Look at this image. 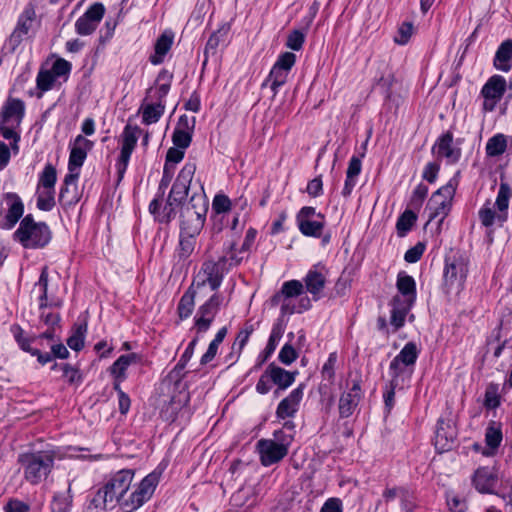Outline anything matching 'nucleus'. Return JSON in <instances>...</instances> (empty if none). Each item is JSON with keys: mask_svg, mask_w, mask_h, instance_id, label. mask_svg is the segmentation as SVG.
Returning <instances> with one entry per match:
<instances>
[{"mask_svg": "<svg viewBox=\"0 0 512 512\" xmlns=\"http://www.w3.org/2000/svg\"><path fill=\"white\" fill-rule=\"evenodd\" d=\"M298 227L305 236L320 237L324 228V219L321 221H313L311 219L301 220L298 221Z\"/></svg>", "mask_w": 512, "mask_h": 512, "instance_id": "obj_41", "label": "nucleus"}, {"mask_svg": "<svg viewBox=\"0 0 512 512\" xmlns=\"http://www.w3.org/2000/svg\"><path fill=\"white\" fill-rule=\"evenodd\" d=\"M195 243H196V236L183 235V233H180L179 256L182 258L189 257L194 251Z\"/></svg>", "mask_w": 512, "mask_h": 512, "instance_id": "obj_50", "label": "nucleus"}, {"mask_svg": "<svg viewBox=\"0 0 512 512\" xmlns=\"http://www.w3.org/2000/svg\"><path fill=\"white\" fill-rule=\"evenodd\" d=\"M283 333L284 327L281 323H277L273 326L268 343L265 348L266 358L275 351L278 342L283 336Z\"/></svg>", "mask_w": 512, "mask_h": 512, "instance_id": "obj_49", "label": "nucleus"}, {"mask_svg": "<svg viewBox=\"0 0 512 512\" xmlns=\"http://www.w3.org/2000/svg\"><path fill=\"white\" fill-rule=\"evenodd\" d=\"M457 433L455 427L444 419H439L435 433V448L439 452L450 450L455 442Z\"/></svg>", "mask_w": 512, "mask_h": 512, "instance_id": "obj_20", "label": "nucleus"}, {"mask_svg": "<svg viewBox=\"0 0 512 512\" xmlns=\"http://www.w3.org/2000/svg\"><path fill=\"white\" fill-rule=\"evenodd\" d=\"M512 195V190L507 183L502 182L499 186L498 195L495 205L498 213H495L491 207L485 205L479 210V219L483 226L491 227L495 222L502 225L508 218L507 209L509 207V200Z\"/></svg>", "mask_w": 512, "mask_h": 512, "instance_id": "obj_7", "label": "nucleus"}, {"mask_svg": "<svg viewBox=\"0 0 512 512\" xmlns=\"http://www.w3.org/2000/svg\"><path fill=\"white\" fill-rule=\"evenodd\" d=\"M72 504L71 485L68 487L67 495H57L51 504L52 512H70Z\"/></svg>", "mask_w": 512, "mask_h": 512, "instance_id": "obj_45", "label": "nucleus"}, {"mask_svg": "<svg viewBox=\"0 0 512 512\" xmlns=\"http://www.w3.org/2000/svg\"><path fill=\"white\" fill-rule=\"evenodd\" d=\"M500 405L499 386L490 383L485 391L484 406L488 409H495Z\"/></svg>", "mask_w": 512, "mask_h": 512, "instance_id": "obj_47", "label": "nucleus"}, {"mask_svg": "<svg viewBox=\"0 0 512 512\" xmlns=\"http://www.w3.org/2000/svg\"><path fill=\"white\" fill-rule=\"evenodd\" d=\"M512 58V41L506 40L504 41L500 47L498 48L495 59H494V65L497 69L502 71H508L510 69L509 61Z\"/></svg>", "mask_w": 512, "mask_h": 512, "instance_id": "obj_37", "label": "nucleus"}, {"mask_svg": "<svg viewBox=\"0 0 512 512\" xmlns=\"http://www.w3.org/2000/svg\"><path fill=\"white\" fill-rule=\"evenodd\" d=\"M304 285L298 280H290L283 283L281 290L272 296L271 305H279V300L295 298L303 293Z\"/></svg>", "mask_w": 512, "mask_h": 512, "instance_id": "obj_26", "label": "nucleus"}, {"mask_svg": "<svg viewBox=\"0 0 512 512\" xmlns=\"http://www.w3.org/2000/svg\"><path fill=\"white\" fill-rule=\"evenodd\" d=\"M414 27L411 22H404L398 28L397 34L394 37L395 43L405 45L413 35Z\"/></svg>", "mask_w": 512, "mask_h": 512, "instance_id": "obj_51", "label": "nucleus"}, {"mask_svg": "<svg viewBox=\"0 0 512 512\" xmlns=\"http://www.w3.org/2000/svg\"><path fill=\"white\" fill-rule=\"evenodd\" d=\"M25 112L24 102L16 98H8L0 113V123L19 126Z\"/></svg>", "mask_w": 512, "mask_h": 512, "instance_id": "obj_18", "label": "nucleus"}, {"mask_svg": "<svg viewBox=\"0 0 512 512\" xmlns=\"http://www.w3.org/2000/svg\"><path fill=\"white\" fill-rule=\"evenodd\" d=\"M11 332L20 348L33 356H37L39 363L44 365L52 360V355L50 353H41L39 349L31 347V343L36 342V338L25 337L24 330L19 325H12Z\"/></svg>", "mask_w": 512, "mask_h": 512, "instance_id": "obj_22", "label": "nucleus"}, {"mask_svg": "<svg viewBox=\"0 0 512 512\" xmlns=\"http://www.w3.org/2000/svg\"><path fill=\"white\" fill-rule=\"evenodd\" d=\"M266 374H269L270 380L278 385L280 389H286L294 382L297 372H289L281 367L271 364L268 366Z\"/></svg>", "mask_w": 512, "mask_h": 512, "instance_id": "obj_30", "label": "nucleus"}, {"mask_svg": "<svg viewBox=\"0 0 512 512\" xmlns=\"http://www.w3.org/2000/svg\"><path fill=\"white\" fill-rule=\"evenodd\" d=\"M222 302L223 296L218 292H214L199 306L195 316V328L197 333H204L210 328Z\"/></svg>", "mask_w": 512, "mask_h": 512, "instance_id": "obj_9", "label": "nucleus"}, {"mask_svg": "<svg viewBox=\"0 0 512 512\" xmlns=\"http://www.w3.org/2000/svg\"><path fill=\"white\" fill-rule=\"evenodd\" d=\"M159 473L152 472L142 479L137 488L125 496L129 490L134 472L132 470H121L117 472L107 485L112 489V494L118 495V503L123 512H133L147 502L153 495L156 486L159 483Z\"/></svg>", "mask_w": 512, "mask_h": 512, "instance_id": "obj_1", "label": "nucleus"}, {"mask_svg": "<svg viewBox=\"0 0 512 512\" xmlns=\"http://www.w3.org/2000/svg\"><path fill=\"white\" fill-rule=\"evenodd\" d=\"M417 220V216L411 210H406L399 218L396 223L397 233L400 237L406 235V233L412 228Z\"/></svg>", "mask_w": 512, "mask_h": 512, "instance_id": "obj_44", "label": "nucleus"}, {"mask_svg": "<svg viewBox=\"0 0 512 512\" xmlns=\"http://www.w3.org/2000/svg\"><path fill=\"white\" fill-rule=\"evenodd\" d=\"M6 204L8 208L5 215L0 217V228L10 230L23 216L24 205L20 197L16 194H8L6 198Z\"/></svg>", "mask_w": 512, "mask_h": 512, "instance_id": "obj_17", "label": "nucleus"}, {"mask_svg": "<svg viewBox=\"0 0 512 512\" xmlns=\"http://www.w3.org/2000/svg\"><path fill=\"white\" fill-rule=\"evenodd\" d=\"M192 140V132L185 129H175L172 141L177 148L186 149Z\"/></svg>", "mask_w": 512, "mask_h": 512, "instance_id": "obj_52", "label": "nucleus"}, {"mask_svg": "<svg viewBox=\"0 0 512 512\" xmlns=\"http://www.w3.org/2000/svg\"><path fill=\"white\" fill-rule=\"evenodd\" d=\"M36 286H38L41 291V295L39 297L40 310H43L48 306L60 307L62 305L61 301H48V268L46 266L43 267Z\"/></svg>", "mask_w": 512, "mask_h": 512, "instance_id": "obj_36", "label": "nucleus"}, {"mask_svg": "<svg viewBox=\"0 0 512 512\" xmlns=\"http://www.w3.org/2000/svg\"><path fill=\"white\" fill-rule=\"evenodd\" d=\"M508 148V140L504 134H496L486 143V154L490 157H496L505 152Z\"/></svg>", "mask_w": 512, "mask_h": 512, "instance_id": "obj_38", "label": "nucleus"}, {"mask_svg": "<svg viewBox=\"0 0 512 512\" xmlns=\"http://www.w3.org/2000/svg\"><path fill=\"white\" fill-rule=\"evenodd\" d=\"M13 237L24 248L37 249L43 248L50 242L51 231L46 223L36 222L29 214L21 220Z\"/></svg>", "mask_w": 512, "mask_h": 512, "instance_id": "obj_4", "label": "nucleus"}, {"mask_svg": "<svg viewBox=\"0 0 512 512\" xmlns=\"http://www.w3.org/2000/svg\"><path fill=\"white\" fill-rule=\"evenodd\" d=\"M93 147V142L86 139L82 135H78L74 143L71 147L69 161H68V169L70 172H74L79 170V168L83 165L87 152L90 151Z\"/></svg>", "mask_w": 512, "mask_h": 512, "instance_id": "obj_19", "label": "nucleus"}, {"mask_svg": "<svg viewBox=\"0 0 512 512\" xmlns=\"http://www.w3.org/2000/svg\"><path fill=\"white\" fill-rule=\"evenodd\" d=\"M18 461L24 468L25 479L36 485L50 474L54 465V453L51 451L25 453L19 456Z\"/></svg>", "mask_w": 512, "mask_h": 512, "instance_id": "obj_6", "label": "nucleus"}, {"mask_svg": "<svg viewBox=\"0 0 512 512\" xmlns=\"http://www.w3.org/2000/svg\"><path fill=\"white\" fill-rule=\"evenodd\" d=\"M55 190L37 188V207L43 211H50L55 206Z\"/></svg>", "mask_w": 512, "mask_h": 512, "instance_id": "obj_42", "label": "nucleus"}, {"mask_svg": "<svg viewBox=\"0 0 512 512\" xmlns=\"http://www.w3.org/2000/svg\"><path fill=\"white\" fill-rule=\"evenodd\" d=\"M473 483L479 492L491 493L495 486V478L488 469L480 468L474 474Z\"/></svg>", "mask_w": 512, "mask_h": 512, "instance_id": "obj_35", "label": "nucleus"}, {"mask_svg": "<svg viewBox=\"0 0 512 512\" xmlns=\"http://www.w3.org/2000/svg\"><path fill=\"white\" fill-rule=\"evenodd\" d=\"M418 355L417 345L414 342H408L390 363L389 369L392 377L398 378L406 368L413 367Z\"/></svg>", "mask_w": 512, "mask_h": 512, "instance_id": "obj_13", "label": "nucleus"}, {"mask_svg": "<svg viewBox=\"0 0 512 512\" xmlns=\"http://www.w3.org/2000/svg\"><path fill=\"white\" fill-rule=\"evenodd\" d=\"M253 332V327L252 325H249L247 327H245L244 329L240 330L239 333L237 334V337L233 343V349L235 350V348L237 347V352L239 351H242L244 346L246 345L250 335L252 334Z\"/></svg>", "mask_w": 512, "mask_h": 512, "instance_id": "obj_59", "label": "nucleus"}, {"mask_svg": "<svg viewBox=\"0 0 512 512\" xmlns=\"http://www.w3.org/2000/svg\"><path fill=\"white\" fill-rule=\"evenodd\" d=\"M454 194L455 187L451 183L441 187L432 194L427 205V209L429 210L428 222L439 218L438 222L442 224L450 212Z\"/></svg>", "mask_w": 512, "mask_h": 512, "instance_id": "obj_8", "label": "nucleus"}, {"mask_svg": "<svg viewBox=\"0 0 512 512\" xmlns=\"http://www.w3.org/2000/svg\"><path fill=\"white\" fill-rule=\"evenodd\" d=\"M297 356L298 354L294 347L287 343L280 350L278 357L283 364L289 365L296 360Z\"/></svg>", "mask_w": 512, "mask_h": 512, "instance_id": "obj_58", "label": "nucleus"}, {"mask_svg": "<svg viewBox=\"0 0 512 512\" xmlns=\"http://www.w3.org/2000/svg\"><path fill=\"white\" fill-rule=\"evenodd\" d=\"M503 439L500 423L491 421L486 429L485 442L489 451L484 452L485 455H493L495 450L500 446Z\"/></svg>", "mask_w": 512, "mask_h": 512, "instance_id": "obj_33", "label": "nucleus"}, {"mask_svg": "<svg viewBox=\"0 0 512 512\" xmlns=\"http://www.w3.org/2000/svg\"><path fill=\"white\" fill-rule=\"evenodd\" d=\"M34 11L33 10H25L23 14L19 17L17 26L15 29H17L20 33L24 34L25 36L28 35L29 30L32 27L33 19H34Z\"/></svg>", "mask_w": 512, "mask_h": 512, "instance_id": "obj_54", "label": "nucleus"}, {"mask_svg": "<svg viewBox=\"0 0 512 512\" xmlns=\"http://www.w3.org/2000/svg\"><path fill=\"white\" fill-rule=\"evenodd\" d=\"M434 151L438 157H444L449 163H455L461 156V149L453 146V135L446 132L442 135L434 146Z\"/></svg>", "mask_w": 512, "mask_h": 512, "instance_id": "obj_24", "label": "nucleus"}, {"mask_svg": "<svg viewBox=\"0 0 512 512\" xmlns=\"http://www.w3.org/2000/svg\"><path fill=\"white\" fill-rule=\"evenodd\" d=\"M468 267L463 258H454L452 261H446L444 269V284L448 291L462 289L467 277Z\"/></svg>", "mask_w": 512, "mask_h": 512, "instance_id": "obj_10", "label": "nucleus"}, {"mask_svg": "<svg viewBox=\"0 0 512 512\" xmlns=\"http://www.w3.org/2000/svg\"><path fill=\"white\" fill-rule=\"evenodd\" d=\"M93 502L96 506H100L102 504L104 509L112 508L115 503H118V495L116 493L112 494V489H109V486L106 484L97 492Z\"/></svg>", "mask_w": 512, "mask_h": 512, "instance_id": "obj_40", "label": "nucleus"}, {"mask_svg": "<svg viewBox=\"0 0 512 512\" xmlns=\"http://www.w3.org/2000/svg\"><path fill=\"white\" fill-rule=\"evenodd\" d=\"M307 291L312 294L314 300H318L325 287L326 277L317 270H310L304 278Z\"/></svg>", "mask_w": 512, "mask_h": 512, "instance_id": "obj_28", "label": "nucleus"}, {"mask_svg": "<svg viewBox=\"0 0 512 512\" xmlns=\"http://www.w3.org/2000/svg\"><path fill=\"white\" fill-rule=\"evenodd\" d=\"M506 90V81L502 76H492L483 86L481 94L484 97L483 108L492 111Z\"/></svg>", "mask_w": 512, "mask_h": 512, "instance_id": "obj_14", "label": "nucleus"}, {"mask_svg": "<svg viewBox=\"0 0 512 512\" xmlns=\"http://www.w3.org/2000/svg\"><path fill=\"white\" fill-rule=\"evenodd\" d=\"M55 82V76L51 71H40L37 76V87L42 91H48Z\"/></svg>", "mask_w": 512, "mask_h": 512, "instance_id": "obj_57", "label": "nucleus"}, {"mask_svg": "<svg viewBox=\"0 0 512 512\" xmlns=\"http://www.w3.org/2000/svg\"><path fill=\"white\" fill-rule=\"evenodd\" d=\"M303 389L304 386L299 385L279 403L276 411L278 418L285 419L294 416L303 398Z\"/></svg>", "mask_w": 512, "mask_h": 512, "instance_id": "obj_23", "label": "nucleus"}, {"mask_svg": "<svg viewBox=\"0 0 512 512\" xmlns=\"http://www.w3.org/2000/svg\"><path fill=\"white\" fill-rule=\"evenodd\" d=\"M61 369L63 371L64 377L67 378V381L70 384L79 383L81 381V374L79 370L70 364L61 365Z\"/></svg>", "mask_w": 512, "mask_h": 512, "instance_id": "obj_61", "label": "nucleus"}, {"mask_svg": "<svg viewBox=\"0 0 512 512\" xmlns=\"http://www.w3.org/2000/svg\"><path fill=\"white\" fill-rule=\"evenodd\" d=\"M397 289L401 295V301L413 304L416 299V284L412 276L399 274L397 278Z\"/></svg>", "mask_w": 512, "mask_h": 512, "instance_id": "obj_27", "label": "nucleus"}, {"mask_svg": "<svg viewBox=\"0 0 512 512\" xmlns=\"http://www.w3.org/2000/svg\"><path fill=\"white\" fill-rule=\"evenodd\" d=\"M305 41V33L300 30H293L289 33L286 46L292 50L299 51Z\"/></svg>", "mask_w": 512, "mask_h": 512, "instance_id": "obj_55", "label": "nucleus"}, {"mask_svg": "<svg viewBox=\"0 0 512 512\" xmlns=\"http://www.w3.org/2000/svg\"><path fill=\"white\" fill-rule=\"evenodd\" d=\"M212 208L217 215L223 214L230 210L231 201L226 195L218 194L213 199Z\"/></svg>", "mask_w": 512, "mask_h": 512, "instance_id": "obj_56", "label": "nucleus"}, {"mask_svg": "<svg viewBox=\"0 0 512 512\" xmlns=\"http://www.w3.org/2000/svg\"><path fill=\"white\" fill-rule=\"evenodd\" d=\"M25 37L26 36L24 34L20 33L17 29H14L5 43V48L8 49L9 52L13 53Z\"/></svg>", "mask_w": 512, "mask_h": 512, "instance_id": "obj_64", "label": "nucleus"}, {"mask_svg": "<svg viewBox=\"0 0 512 512\" xmlns=\"http://www.w3.org/2000/svg\"><path fill=\"white\" fill-rule=\"evenodd\" d=\"M17 127L18 126H9L8 124L0 123V135L6 140H12L10 147L14 153H17L19 150L18 142L20 140V136L15 131Z\"/></svg>", "mask_w": 512, "mask_h": 512, "instance_id": "obj_48", "label": "nucleus"}, {"mask_svg": "<svg viewBox=\"0 0 512 512\" xmlns=\"http://www.w3.org/2000/svg\"><path fill=\"white\" fill-rule=\"evenodd\" d=\"M71 70V64L64 59H57L51 69V73L55 77L67 75Z\"/></svg>", "mask_w": 512, "mask_h": 512, "instance_id": "obj_62", "label": "nucleus"}, {"mask_svg": "<svg viewBox=\"0 0 512 512\" xmlns=\"http://www.w3.org/2000/svg\"><path fill=\"white\" fill-rule=\"evenodd\" d=\"M4 510L5 512H29L30 507L21 500L11 498L6 503Z\"/></svg>", "mask_w": 512, "mask_h": 512, "instance_id": "obj_63", "label": "nucleus"}, {"mask_svg": "<svg viewBox=\"0 0 512 512\" xmlns=\"http://www.w3.org/2000/svg\"><path fill=\"white\" fill-rule=\"evenodd\" d=\"M295 61L296 56L292 52H285L279 56L268 77V81L271 83V89L274 94L277 93L280 86L285 84L288 73L294 66Z\"/></svg>", "mask_w": 512, "mask_h": 512, "instance_id": "obj_12", "label": "nucleus"}, {"mask_svg": "<svg viewBox=\"0 0 512 512\" xmlns=\"http://www.w3.org/2000/svg\"><path fill=\"white\" fill-rule=\"evenodd\" d=\"M207 211L208 203L205 196L203 194L192 195L189 201L180 208V233L199 235L204 226Z\"/></svg>", "mask_w": 512, "mask_h": 512, "instance_id": "obj_3", "label": "nucleus"}, {"mask_svg": "<svg viewBox=\"0 0 512 512\" xmlns=\"http://www.w3.org/2000/svg\"><path fill=\"white\" fill-rule=\"evenodd\" d=\"M196 296H202L201 293L197 289H193V286L190 285V287L187 289V291L182 295L177 311L179 318L181 320L187 319L190 317L194 311L195 307V297Z\"/></svg>", "mask_w": 512, "mask_h": 512, "instance_id": "obj_31", "label": "nucleus"}, {"mask_svg": "<svg viewBox=\"0 0 512 512\" xmlns=\"http://www.w3.org/2000/svg\"><path fill=\"white\" fill-rule=\"evenodd\" d=\"M196 171V164L194 162L186 163L180 170L170 193L167 198L166 205L163 208L164 216L161 221L169 222L172 217H175V208L182 206L183 201L188 196L189 187L193 176Z\"/></svg>", "mask_w": 512, "mask_h": 512, "instance_id": "obj_5", "label": "nucleus"}, {"mask_svg": "<svg viewBox=\"0 0 512 512\" xmlns=\"http://www.w3.org/2000/svg\"><path fill=\"white\" fill-rule=\"evenodd\" d=\"M425 245L423 243H417L414 247L408 249L405 253L404 259L408 263L417 262L423 255Z\"/></svg>", "mask_w": 512, "mask_h": 512, "instance_id": "obj_60", "label": "nucleus"}, {"mask_svg": "<svg viewBox=\"0 0 512 512\" xmlns=\"http://www.w3.org/2000/svg\"><path fill=\"white\" fill-rule=\"evenodd\" d=\"M104 6L94 3L75 23V28L80 35H89L95 31L104 16Z\"/></svg>", "mask_w": 512, "mask_h": 512, "instance_id": "obj_16", "label": "nucleus"}, {"mask_svg": "<svg viewBox=\"0 0 512 512\" xmlns=\"http://www.w3.org/2000/svg\"><path fill=\"white\" fill-rule=\"evenodd\" d=\"M86 331V323L75 325L73 334L67 339V345L74 351H80L84 346Z\"/></svg>", "mask_w": 512, "mask_h": 512, "instance_id": "obj_43", "label": "nucleus"}, {"mask_svg": "<svg viewBox=\"0 0 512 512\" xmlns=\"http://www.w3.org/2000/svg\"><path fill=\"white\" fill-rule=\"evenodd\" d=\"M361 399V387L358 381H354L349 391L342 393L339 399V415L341 418L350 417L355 411Z\"/></svg>", "mask_w": 512, "mask_h": 512, "instance_id": "obj_21", "label": "nucleus"}, {"mask_svg": "<svg viewBox=\"0 0 512 512\" xmlns=\"http://www.w3.org/2000/svg\"><path fill=\"white\" fill-rule=\"evenodd\" d=\"M79 177L78 170L74 172H70L65 176L64 178V185L60 190L59 194V202L62 205H72L78 202V197L76 193L73 195H70V188L73 187L74 190H76V182Z\"/></svg>", "mask_w": 512, "mask_h": 512, "instance_id": "obj_29", "label": "nucleus"}, {"mask_svg": "<svg viewBox=\"0 0 512 512\" xmlns=\"http://www.w3.org/2000/svg\"><path fill=\"white\" fill-rule=\"evenodd\" d=\"M230 26L228 24L223 25L215 33H213L207 41L206 51H215L219 43L224 40L229 32Z\"/></svg>", "mask_w": 512, "mask_h": 512, "instance_id": "obj_53", "label": "nucleus"}, {"mask_svg": "<svg viewBox=\"0 0 512 512\" xmlns=\"http://www.w3.org/2000/svg\"><path fill=\"white\" fill-rule=\"evenodd\" d=\"M234 248L235 242L230 241L218 261L212 259L204 261L191 284L193 289H197L202 296L217 292L225 273L228 272L230 267L237 266L243 259L242 256L239 257L238 254L233 252Z\"/></svg>", "mask_w": 512, "mask_h": 512, "instance_id": "obj_2", "label": "nucleus"}, {"mask_svg": "<svg viewBox=\"0 0 512 512\" xmlns=\"http://www.w3.org/2000/svg\"><path fill=\"white\" fill-rule=\"evenodd\" d=\"M141 132L138 126L126 125L122 133V148L117 163V172L121 179L126 171L130 156L137 144L138 134Z\"/></svg>", "mask_w": 512, "mask_h": 512, "instance_id": "obj_11", "label": "nucleus"}, {"mask_svg": "<svg viewBox=\"0 0 512 512\" xmlns=\"http://www.w3.org/2000/svg\"><path fill=\"white\" fill-rule=\"evenodd\" d=\"M165 106L161 102L141 106L143 123L150 125L156 123L163 115Z\"/></svg>", "mask_w": 512, "mask_h": 512, "instance_id": "obj_39", "label": "nucleus"}, {"mask_svg": "<svg viewBox=\"0 0 512 512\" xmlns=\"http://www.w3.org/2000/svg\"><path fill=\"white\" fill-rule=\"evenodd\" d=\"M413 304L401 301V297L396 295L392 300L391 324L398 329L404 325L407 313Z\"/></svg>", "mask_w": 512, "mask_h": 512, "instance_id": "obj_32", "label": "nucleus"}, {"mask_svg": "<svg viewBox=\"0 0 512 512\" xmlns=\"http://www.w3.org/2000/svg\"><path fill=\"white\" fill-rule=\"evenodd\" d=\"M174 34L171 31H164L156 40L154 45V54L150 56V62L159 65L164 61L165 55L171 49Z\"/></svg>", "mask_w": 512, "mask_h": 512, "instance_id": "obj_25", "label": "nucleus"}, {"mask_svg": "<svg viewBox=\"0 0 512 512\" xmlns=\"http://www.w3.org/2000/svg\"><path fill=\"white\" fill-rule=\"evenodd\" d=\"M139 357L136 353H130L120 356L111 366V374L115 379L123 381L126 379V370L131 364H136Z\"/></svg>", "mask_w": 512, "mask_h": 512, "instance_id": "obj_34", "label": "nucleus"}, {"mask_svg": "<svg viewBox=\"0 0 512 512\" xmlns=\"http://www.w3.org/2000/svg\"><path fill=\"white\" fill-rule=\"evenodd\" d=\"M56 180V169L51 164H48L45 166L43 172L40 175L38 187L54 189Z\"/></svg>", "mask_w": 512, "mask_h": 512, "instance_id": "obj_46", "label": "nucleus"}, {"mask_svg": "<svg viewBox=\"0 0 512 512\" xmlns=\"http://www.w3.org/2000/svg\"><path fill=\"white\" fill-rule=\"evenodd\" d=\"M261 462L264 466L272 465L283 459L288 453V443H278L274 440L261 439L257 443Z\"/></svg>", "mask_w": 512, "mask_h": 512, "instance_id": "obj_15", "label": "nucleus"}]
</instances>
